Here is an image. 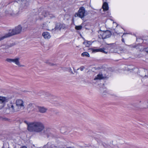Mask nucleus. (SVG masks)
<instances>
[{"mask_svg":"<svg viewBox=\"0 0 148 148\" xmlns=\"http://www.w3.org/2000/svg\"><path fill=\"white\" fill-rule=\"evenodd\" d=\"M66 28L65 25L64 24L60 23H57L55 28V29H59L60 30L61 29H64Z\"/></svg>","mask_w":148,"mask_h":148,"instance_id":"obj_8","label":"nucleus"},{"mask_svg":"<svg viewBox=\"0 0 148 148\" xmlns=\"http://www.w3.org/2000/svg\"><path fill=\"white\" fill-rule=\"evenodd\" d=\"M20 148H27L25 146H23L22 147H21Z\"/></svg>","mask_w":148,"mask_h":148,"instance_id":"obj_22","label":"nucleus"},{"mask_svg":"<svg viewBox=\"0 0 148 148\" xmlns=\"http://www.w3.org/2000/svg\"><path fill=\"white\" fill-rule=\"evenodd\" d=\"M140 75L146 78L148 77V71L147 70L144 69L141 72Z\"/></svg>","mask_w":148,"mask_h":148,"instance_id":"obj_9","label":"nucleus"},{"mask_svg":"<svg viewBox=\"0 0 148 148\" xmlns=\"http://www.w3.org/2000/svg\"><path fill=\"white\" fill-rule=\"evenodd\" d=\"M22 27L20 25H18L14 28L11 30H10V32L6 34L5 36H3L1 39H0V40L12 36L20 34L22 31Z\"/></svg>","mask_w":148,"mask_h":148,"instance_id":"obj_3","label":"nucleus"},{"mask_svg":"<svg viewBox=\"0 0 148 148\" xmlns=\"http://www.w3.org/2000/svg\"><path fill=\"white\" fill-rule=\"evenodd\" d=\"M11 99V97H0V109L4 106V103L8 102Z\"/></svg>","mask_w":148,"mask_h":148,"instance_id":"obj_6","label":"nucleus"},{"mask_svg":"<svg viewBox=\"0 0 148 148\" xmlns=\"http://www.w3.org/2000/svg\"><path fill=\"white\" fill-rule=\"evenodd\" d=\"M147 107H148V101H147Z\"/></svg>","mask_w":148,"mask_h":148,"instance_id":"obj_23","label":"nucleus"},{"mask_svg":"<svg viewBox=\"0 0 148 148\" xmlns=\"http://www.w3.org/2000/svg\"><path fill=\"white\" fill-rule=\"evenodd\" d=\"M42 35L45 39H48L51 38V36L49 33L47 32H44Z\"/></svg>","mask_w":148,"mask_h":148,"instance_id":"obj_11","label":"nucleus"},{"mask_svg":"<svg viewBox=\"0 0 148 148\" xmlns=\"http://www.w3.org/2000/svg\"><path fill=\"white\" fill-rule=\"evenodd\" d=\"M105 77L102 74H99L95 77L94 79V80H100L104 79Z\"/></svg>","mask_w":148,"mask_h":148,"instance_id":"obj_12","label":"nucleus"},{"mask_svg":"<svg viewBox=\"0 0 148 148\" xmlns=\"http://www.w3.org/2000/svg\"><path fill=\"white\" fill-rule=\"evenodd\" d=\"M85 10L84 8L82 7L79 8L77 12L75 14V17H79L82 19L85 15Z\"/></svg>","mask_w":148,"mask_h":148,"instance_id":"obj_5","label":"nucleus"},{"mask_svg":"<svg viewBox=\"0 0 148 148\" xmlns=\"http://www.w3.org/2000/svg\"><path fill=\"white\" fill-rule=\"evenodd\" d=\"M82 28V26L81 25L79 26H76L75 28L77 30H81Z\"/></svg>","mask_w":148,"mask_h":148,"instance_id":"obj_17","label":"nucleus"},{"mask_svg":"<svg viewBox=\"0 0 148 148\" xmlns=\"http://www.w3.org/2000/svg\"><path fill=\"white\" fill-rule=\"evenodd\" d=\"M24 122L27 125L28 130L30 132H40L42 131L44 132H45L43 124L40 122H29L27 121Z\"/></svg>","mask_w":148,"mask_h":148,"instance_id":"obj_1","label":"nucleus"},{"mask_svg":"<svg viewBox=\"0 0 148 148\" xmlns=\"http://www.w3.org/2000/svg\"><path fill=\"white\" fill-rule=\"evenodd\" d=\"M84 67L83 66H82L79 69H78L77 70L80 69L81 71H82L84 70Z\"/></svg>","mask_w":148,"mask_h":148,"instance_id":"obj_19","label":"nucleus"},{"mask_svg":"<svg viewBox=\"0 0 148 148\" xmlns=\"http://www.w3.org/2000/svg\"><path fill=\"white\" fill-rule=\"evenodd\" d=\"M102 8L104 11L108 10L109 7L108 3L106 2H104Z\"/></svg>","mask_w":148,"mask_h":148,"instance_id":"obj_13","label":"nucleus"},{"mask_svg":"<svg viewBox=\"0 0 148 148\" xmlns=\"http://www.w3.org/2000/svg\"><path fill=\"white\" fill-rule=\"evenodd\" d=\"M145 51H146L147 53H148V48H146L145 49Z\"/></svg>","mask_w":148,"mask_h":148,"instance_id":"obj_20","label":"nucleus"},{"mask_svg":"<svg viewBox=\"0 0 148 148\" xmlns=\"http://www.w3.org/2000/svg\"><path fill=\"white\" fill-rule=\"evenodd\" d=\"M20 59L19 58H16L14 59L7 58L6 61L9 62H13L16 64L18 65L19 66H23L21 65L19 62Z\"/></svg>","mask_w":148,"mask_h":148,"instance_id":"obj_7","label":"nucleus"},{"mask_svg":"<svg viewBox=\"0 0 148 148\" xmlns=\"http://www.w3.org/2000/svg\"><path fill=\"white\" fill-rule=\"evenodd\" d=\"M16 106L14 107L13 105H11L10 107L14 111L23 109L24 108V103L23 100L21 99H18L15 101Z\"/></svg>","mask_w":148,"mask_h":148,"instance_id":"obj_2","label":"nucleus"},{"mask_svg":"<svg viewBox=\"0 0 148 148\" xmlns=\"http://www.w3.org/2000/svg\"><path fill=\"white\" fill-rule=\"evenodd\" d=\"M92 42L91 41H88L87 40H85L83 43L86 47H89L90 45H91Z\"/></svg>","mask_w":148,"mask_h":148,"instance_id":"obj_14","label":"nucleus"},{"mask_svg":"<svg viewBox=\"0 0 148 148\" xmlns=\"http://www.w3.org/2000/svg\"><path fill=\"white\" fill-rule=\"evenodd\" d=\"M89 50H90L92 51V52L96 53L98 52V49H93V48H91L89 49Z\"/></svg>","mask_w":148,"mask_h":148,"instance_id":"obj_18","label":"nucleus"},{"mask_svg":"<svg viewBox=\"0 0 148 148\" xmlns=\"http://www.w3.org/2000/svg\"><path fill=\"white\" fill-rule=\"evenodd\" d=\"M38 110L41 113H45L47 110V109L43 107H38Z\"/></svg>","mask_w":148,"mask_h":148,"instance_id":"obj_10","label":"nucleus"},{"mask_svg":"<svg viewBox=\"0 0 148 148\" xmlns=\"http://www.w3.org/2000/svg\"><path fill=\"white\" fill-rule=\"evenodd\" d=\"M98 37L99 38L104 39L110 37L111 35L110 32L108 30L100 31L99 32Z\"/></svg>","mask_w":148,"mask_h":148,"instance_id":"obj_4","label":"nucleus"},{"mask_svg":"<svg viewBox=\"0 0 148 148\" xmlns=\"http://www.w3.org/2000/svg\"><path fill=\"white\" fill-rule=\"evenodd\" d=\"M45 16H43V17H45Z\"/></svg>","mask_w":148,"mask_h":148,"instance_id":"obj_24","label":"nucleus"},{"mask_svg":"<svg viewBox=\"0 0 148 148\" xmlns=\"http://www.w3.org/2000/svg\"><path fill=\"white\" fill-rule=\"evenodd\" d=\"M124 35H125V34H123V35L122 36V41L123 42H124V39L123 38V37L124 36Z\"/></svg>","mask_w":148,"mask_h":148,"instance_id":"obj_21","label":"nucleus"},{"mask_svg":"<svg viewBox=\"0 0 148 148\" xmlns=\"http://www.w3.org/2000/svg\"><path fill=\"white\" fill-rule=\"evenodd\" d=\"M82 56H86L89 57L90 56V55L87 52H83L82 54Z\"/></svg>","mask_w":148,"mask_h":148,"instance_id":"obj_16","label":"nucleus"},{"mask_svg":"<svg viewBox=\"0 0 148 148\" xmlns=\"http://www.w3.org/2000/svg\"><path fill=\"white\" fill-rule=\"evenodd\" d=\"M105 49L104 48H99L98 49V52H100L103 53H104L105 54H107V52L104 51Z\"/></svg>","mask_w":148,"mask_h":148,"instance_id":"obj_15","label":"nucleus"}]
</instances>
